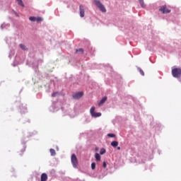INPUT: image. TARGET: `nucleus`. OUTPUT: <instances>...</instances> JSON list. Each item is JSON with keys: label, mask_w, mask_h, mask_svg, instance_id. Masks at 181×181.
Listing matches in <instances>:
<instances>
[{"label": "nucleus", "mask_w": 181, "mask_h": 181, "mask_svg": "<svg viewBox=\"0 0 181 181\" xmlns=\"http://www.w3.org/2000/svg\"><path fill=\"white\" fill-rule=\"evenodd\" d=\"M136 69L141 76H145V72H144V70L141 67L137 66Z\"/></svg>", "instance_id": "4468645a"}, {"label": "nucleus", "mask_w": 181, "mask_h": 181, "mask_svg": "<svg viewBox=\"0 0 181 181\" xmlns=\"http://www.w3.org/2000/svg\"><path fill=\"white\" fill-rule=\"evenodd\" d=\"M18 2V5H20V6H25V4H23V1L22 0H16Z\"/></svg>", "instance_id": "4be33fe9"}, {"label": "nucleus", "mask_w": 181, "mask_h": 181, "mask_svg": "<svg viewBox=\"0 0 181 181\" xmlns=\"http://www.w3.org/2000/svg\"><path fill=\"white\" fill-rule=\"evenodd\" d=\"M95 158L96 160H98V161L101 160V156H100V154L98 153H95Z\"/></svg>", "instance_id": "ddd939ff"}, {"label": "nucleus", "mask_w": 181, "mask_h": 181, "mask_svg": "<svg viewBox=\"0 0 181 181\" xmlns=\"http://www.w3.org/2000/svg\"><path fill=\"white\" fill-rule=\"evenodd\" d=\"M71 162L72 163L73 168L77 169V167L78 166V160H77V156H76V154L73 153L71 155Z\"/></svg>", "instance_id": "7ed1b4c3"}, {"label": "nucleus", "mask_w": 181, "mask_h": 181, "mask_svg": "<svg viewBox=\"0 0 181 181\" xmlns=\"http://www.w3.org/2000/svg\"><path fill=\"white\" fill-rule=\"evenodd\" d=\"M107 152V151L105 150V148H102L100 151V155H104V153H105Z\"/></svg>", "instance_id": "aec40b11"}, {"label": "nucleus", "mask_w": 181, "mask_h": 181, "mask_svg": "<svg viewBox=\"0 0 181 181\" xmlns=\"http://www.w3.org/2000/svg\"><path fill=\"white\" fill-rule=\"evenodd\" d=\"M117 151H121V147L118 146L117 147Z\"/></svg>", "instance_id": "c85d7f7f"}, {"label": "nucleus", "mask_w": 181, "mask_h": 181, "mask_svg": "<svg viewBox=\"0 0 181 181\" xmlns=\"http://www.w3.org/2000/svg\"><path fill=\"white\" fill-rule=\"evenodd\" d=\"M79 14L81 18H84V15H85L84 6L81 4L79 6Z\"/></svg>", "instance_id": "6e6552de"}, {"label": "nucleus", "mask_w": 181, "mask_h": 181, "mask_svg": "<svg viewBox=\"0 0 181 181\" xmlns=\"http://www.w3.org/2000/svg\"><path fill=\"white\" fill-rule=\"evenodd\" d=\"M78 52L80 53H81V54H83L84 53V49H83V48L76 49V53H78Z\"/></svg>", "instance_id": "a211bd4d"}, {"label": "nucleus", "mask_w": 181, "mask_h": 181, "mask_svg": "<svg viewBox=\"0 0 181 181\" xmlns=\"http://www.w3.org/2000/svg\"><path fill=\"white\" fill-rule=\"evenodd\" d=\"M16 15L18 16V14L16 13Z\"/></svg>", "instance_id": "c756f323"}, {"label": "nucleus", "mask_w": 181, "mask_h": 181, "mask_svg": "<svg viewBox=\"0 0 181 181\" xmlns=\"http://www.w3.org/2000/svg\"><path fill=\"white\" fill-rule=\"evenodd\" d=\"M35 22H43V18L39 16L35 17Z\"/></svg>", "instance_id": "f3484780"}, {"label": "nucleus", "mask_w": 181, "mask_h": 181, "mask_svg": "<svg viewBox=\"0 0 181 181\" xmlns=\"http://www.w3.org/2000/svg\"><path fill=\"white\" fill-rule=\"evenodd\" d=\"M111 146H112L113 148H117L118 146V141H113L111 142L110 144Z\"/></svg>", "instance_id": "9b49d317"}, {"label": "nucleus", "mask_w": 181, "mask_h": 181, "mask_svg": "<svg viewBox=\"0 0 181 181\" xmlns=\"http://www.w3.org/2000/svg\"><path fill=\"white\" fill-rule=\"evenodd\" d=\"M107 98H107V96L103 97V98L100 100V102L98 103L99 107H101V105H104V104H105V103L107 101Z\"/></svg>", "instance_id": "1a4fd4ad"}, {"label": "nucleus", "mask_w": 181, "mask_h": 181, "mask_svg": "<svg viewBox=\"0 0 181 181\" xmlns=\"http://www.w3.org/2000/svg\"><path fill=\"white\" fill-rule=\"evenodd\" d=\"M19 46H20L21 49H22L23 50H28V47H26L25 45L20 44Z\"/></svg>", "instance_id": "6ab92c4d"}, {"label": "nucleus", "mask_w": 181, "mask_h": 181, "mask_svg": "<svg viewBox=\"0 0 181 181\" xmlns=\"http://www.w3.org/2000/svg\"><path fill=\"white\" fill-rule=\"evenodd\" d=\"M49 152H50L51 156H56V151L54 149L50 148Z\"/></svg>", "instance_id": "2eb2a0df"}, {"label": "nucleus", "mask_w": 181, "mask_h": 181, "mask_svg": "<svg viewBox=\"0 0 181 181\" xmlns=\"http://www.w3.org/2000/svg\"><path fill=\"white\" fill-rule=\"evenodd\" d=\"M47 174L43 173L41 175V181H47Z\"/></svg>", "instance_id": "9d476101"}, {"label": "nucleus", "mask_w": 181, "mask_h": 181, "mask_svg": "<svg viewBox=\"0 0 181 181\" xmlns=\"http://www.w3.org/2000/svg\"><path fill=\"white\" fill-rule=\"evenodd\" d=\"M19 107L21 114H26V112H28V107H26V105L21 104Z\"/></svg>", "instance_id": "0eeeda50"}, {"label": "nucleus", "mask_w": 181, "mask_h": 181, "mask_svg": "<svg viewBox=\"0 0 181 181\" xmlns=\"http://www.w3.org/2000/svg\"><path fill=\"white\" fill-rule=\"evenodd\" d=\"M103 168L105 169L107 168V163L105 161L103 162Z\"/></svg>", "instance_id": "a878e982"}, {"label": "nucleus", "mask_w": 181, "mask_h": 181, "mask_svg": "<svg viewBox=\"0 0 181 181\" xmlns=\"http://www.w3.org/2000/svg\"><path fill=\"white\" fill-rule=\"evenodd\" d=\"M159 11L163 14H165V13H170V12H172V10L167 8L166 4H164L161 6H160Z\"/></svg>", "instance_id": "39448f33"}, {"label": "nucleus", "mask_w": 181, "mask_h": 181, "mask_svg": "<svg viewBox=\"0 0 181 181\" xmlns=\"http://www.w3.org/2000/svg\"><path fill=\"white\" fill-rule=\"evenodd\" d=\"M83 95H84V92L80 91V92H76L74 93L72 95V98H74V100H80V98H81Z\"/></svg>", "instance_id": "423d86ee"}, {"label": "nucleus", "mask_w": 181, "mask_h": 181, "mask_svg": "<svg viewBox=\"0 0 181 181\" xmlns=\"http://www.w3.org/2000/svg\"><path fill=\"white\" fill-rule=\"evenodd\" d=\"M95 2V5L98 8V9L100 11V12H103V13H105L107 12V9L105 8V6L103 5V3L100 0H93Z\"/></svg>", "instance_id": "f03ea898"}, {"label": "nucleus", "mask_w": 181, "mask_h": 181, "mask_svg": "<svg viewBox=\"0 0 181 181\" xmlns=\"http://www.w3.org/2000/svg\"><path fill=\"white\" fill-rule=\"evenodd\" d=\"M33 69H34L35 71H37L38 67H37V66H33Z\"/></svg>", "instance_id": "bb28decb"}, {"label": "nucleus", "mask_w": 181, "mask_h": 181, "mask_svg": "<svg viewBox=\"0 0 181 181\" xmlns=\"http://www.w3.org/2000/svg\"><path fill=\"white\" fill-rule=\"evenodd\" d=\"M139 2L141 6V8H146V5H145V3L144 2V0H139Z\"/></svg>", "instance_id": "dca6fc26"}, {"label": "nucleus", "mask_w": 181, "mask_h": 181, "mask_svg": "<svg viewBox=\"0 0 181 181\" xmlns=\"http://www.w3.org/2000/svg\"><path fill=\"white\" fill-rule=\"evenodd\" d=\"M171 73L174 78H178L179 81H181V69L180 68H172Z\"/></svg>", "instance_id": "f257e3e1"}, {"label": "nucleus", "mask_w": 181, "mask_h": 181, "mask_svg": "<svg viewBox=\"0 0 181 181\" xmlns=\"http://www.w3.org/2000/svg\"><path fill=\"white\" fill-rule=\"evenodd\" d=\"M9 26H11V25L8 23L7 24L3 23L1 25V29H6V28H9Z\"/></svg>", "instance_id": "f8f14e48"}, {"label": "nucleus", "mask_w": 181, "mask_h": 181, "mask_svg": "<svg viewBox=\"0 0 181 181\" xmlns=\"http://www.w3.org/2000/svg\"><path fill=\"white\" fill-rule=\"evenodd\" d=\"M29 21H30V22H36V17L30 16L29 17Z\"/></svg>", "instance_id": "412c9836"}, {"label": "nucleus", "mask_w": 181, "mask_h": 181, "mask_svg": "<svg viewBox=\"0 0 181 181\" xmlns=\"http://www.w3.org/2000/svg\"><path fill=\"white\" fill-rule=\"evenodd\" d=\"M90 113L91 117L93 118H98V117H101V112H95V107L94 106L90 108Z\"/></svg>", "instance_id": "20e7f679"}, {"label": "nucleus", "mask_w": 181, "mask_h": 181, "mask_svg": "<svg viewBox=\"0 0 181 181\" xmlns=\"http://www.w3.org/2000/svg\"><path fill=\"white\" fill-rule=\"evenodd\" d=\"M57 94H59L58 92H53V93H52V97H56V95H57Z\"/></svg>", "instance_id": "393cba45"}, {"label": "nucleus", "mask_w": 181, "mask_h": 181, "mask_svg": "<svg viewBox=\"0 0 181 181\" xmlns=\"http://www.w3.org/2000/svg\"><path fill=\"white\" fill-rule=\"evenodd\" d=\"M91 169L92 170H94V169H95V163H91Z\"/></svg>", "instance_id": "b1692460"}, {"label": "nucleus", "mask_w": 181, "mask_h": 181, "mask_svg": "<svg viewBox=\"0 0 181 181\" xmlns=\"http://www.w3.org/2000/svg\"><path fill=\"white\" fill-rule=\"evenodd\" d=\"M107 136H109V138H115V134H108Z\"/></svg>", "instance_id": "5701e85b"}, {"label": "nucleus", "mask_w": 181, "mask_h": 181, "mask_svg": "<svg viewBox=\"0 0 181 181\" xmlns=\"http://www.w3.org/2000/svg\"><path fill=\"white\" fill-rule=\"evenodd\" d=\"M25 151H26V148L24 147V148L21 150L22 153H23V152H25Z\"/></svg>", "instance_id": "cd10ccee"}]
</instances>
